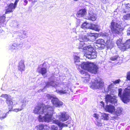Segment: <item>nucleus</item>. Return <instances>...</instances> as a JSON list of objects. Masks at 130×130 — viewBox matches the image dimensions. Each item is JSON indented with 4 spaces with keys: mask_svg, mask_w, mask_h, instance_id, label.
Instances as JSON below:
<instances>
[{
    "mask_svg": "<svg viewBox=\"0 0 130 130\" xmlns=\"http://www.w3.org/2000/svg\"><path fill=\"white\" fill-rule=\"evenodd\" d=\"M54 111L53 106L48 105H45L42 103H38L33 111L35 114L44 113V116L43 117L39 116V120L40 121H44L48 123L51 121Z\"/></svg>",
    "mask_w": 130,
    "mask_h": 130,
    "instance_id": "obj_1",
    "label": "nucleus"
},
{
    "mask_svg": "<svg viewBox=\"0 0 130 130\" xmlns=\"http://www.w3.org/2000/svg\"><path fill=\"white\" fill-rule=\"evenodd\" d=\"M110 28L112 33L116 35L120 34L124 29L119 24L113 20H112L110 23Z\"/></svg>",
    "mask_w": 130,
    "mask_h": 130,
    "instance_id": "obj_2",
    "label": "nucleus"
},
{
    "mask_svg": "<svg viewBox=\"0 0 130 130\" xmlns=\"http://www.w3.org/2000/svg\"><path fill=\"white\" fill-rule=\"evenodd\" d=\"M122 89L121 88L119 89L118 95L124 103H126L129 102L127 89H125L122 95Z\"/></svg>",
    "mask_w": 130,
    "mask_h": 130,
    "instance_id": "obj_3",
    "label": "nucleus"
},
{
    "mask_svg": "<svg viewBox=\"0 0 130 130\" xmlns=\"http://www.w3.org/2000/svg\"><path fill=\"white\" fill-rule=\"evenodd\" d=\"M98 35L96 33H90L88 34L86 36H85L82 37V40L81 41L83 42L88 41H93L96 38L98 37Z\"/></svg>",
    "mask_w": 130,
    "mask_h": 130,
    "instance_id": "obj_4",
    "label": "nucleus"
},
{
    "mask_svg": "<svg viewBox=\"0 0 130 130\" xmlns=\"http://www.w3.org/2000/svg\"><path fill=\"white\" fill-rule=\"evenodd\" d=\"M19 0H15L14 3H11L8 4L6 7L5 13L7 14L9 13L12 12L16 8Z\"/></svg>",
    "mask_w": 130,
    "mask_h": 130,
    "instance_id": "obj_5",
    "label": "nucleus"
},
{
    "mask_svg": "<svg viewBox=\"0 0 130 130\" xmlns=\"http://www.w3.org/2000/svg\"><path fill=\"white\" fill-rule=\"evenodd\" d=\"M104 86V82L101 81H95L92 83L90 87L93 89L102 88Z\"/></svg>",
    "mask_w": 130,
    "mask_h": 130,
    "instance_id": "obj_6",
    "label": "nucleus"
},
{
    "mask_svg": "<svg viewBox=\"0 0 130 130\" xmlns=\"http://www.w3.org/2000/svg\"><path fill=\"white\" fill-rule=\"evenodd\" d=\"M85 51L84 52V55L85 56H88L87 54L90 53V52L91 53L93 51H95L94 48L91 45L86 46L83 48Z\"/></svg>",
    "mask_w": 130,
    "mask_h": 130,
    "instance_id": "obj_7",
    "label": "nucleus"
},
{
    "mask_svg": "<svg viewBox=\"0 0 130 130\" xmlns=\"http://www.w3.org/2000/svg\"><path fill=\"white\" fill-rule=\"evenodd\" d=\"M98 68L96 64L92 63L88 71L92 73L96 74L98 71Z\"/></svg>",
    "mask_w": 130,
    "mask_h": 130,
    "instance_id": "obj_8",
    "label": "nucleus"
},
{
    "mask_svg": "<svg viewBox=\"0 0 130 130\" xmlns=\"http://www.w3.org/2000/svg\"><path fill=\"white\" fill-rule=\"evenodd\" d=\"M92 63L88 62H82L80 65L82 69L87 70L88 71Z\"/></svg>",
    "mask_w": 130,
    "mask_h": 130,
    "instance_id": "obj_9",
    "label": "nucleus"
},
{
    "mask_svg": "<svg viewBox=\"0 0 130 130\" xmlns=\"http://www.w3.org/2000/svg\"><path fill=\"white\" fill-rule=\"evenodd\" d=\"M6 103L8 105L9 111H11L13 107V102L12 99L10 98V96L6 100Z\"/></svg>",
    "mask_w": 130,
    "mask_h": 130,
    "instance_id": "obj_10",
    "label": "nucleus"
},
{
    "mask_svg": "<svg viewBox=\"0 0 130 130\" xmlns=\"http://www.w3.org/2000/svg\"><path fill=\"white\" fill-rule=\"evenodd\" d=\"M87 14V11L86 9L84 8L80 9L78 11L76 14L77 17H83Z\"/></svg>",
    "mask_w": 130,
    "mask_h": 130,
    "instance_id": "obj_11",
    "label": "nucleus"
},
{
    "mask_svg": "<svg viewBox=\"0 0 130 130\" xmlns=\"http://www.w3.org/2000/svg\"><path fill=\"white\" fill-rule=\"evenodd\" d=\"M53 105L56 107H59L63 105L62 102L58 99L54 98L52 100Z\"/></svg>",
    "mask_w": 130,
    "mask_h": 130,
    "instance_id": "obj_12",
    "label": "nucleus"
},
{
    "mask_svg": "<svg viewBox=\"0 0 130 130\" xmlns=\"http://www.w3.org/2000/svg\"><path fill=\"white\" fill-rule=\"evenodd\" d=\"M105 98L109 102L112 104L117 103V100L114 97H112L109 94L106 95Z\"/></svg>",
    "mask_w": 130,
    "mask_h": 130,
    "instance_id": "obj_13",
    "label": "nucleus"
},
{
    "mask_svg": "<svg viewBox=\"0 0 130 130\" xmlns=\"http://www.w3.org/2000/svg\"><path fill=\"white\" fill-rule=\"evenodd\" d=\"M69 117L66 112H62L59 116V119L60 121H64L67 120Z\"/></svg>",
    "mask_w": 130,
    "mask_h": 130,
    "instance_id": "obj_14",
    "label": "nucleus"
},
{
    "mask_svg": "<svg viewBox=\"0 0 130 130\" xmlns=\"http://www.w3.org/2000/svg\"><path fill=\"white\" fill-rule=\"evenodd\" d=\"M96 43L97 44H100V46L98 47V48H104L105 47V41L103 39H99L96 41Z\"/></svg>",
    "mask_w": 130,
    "mask_h": 130,
    "instance_id": "obj_15",
    "label": "nucleus"
},
{
    "mask_svg": "<svg viewBox=\"0 0 130 130\" xmlns=\"http://www.w3.org/2000/svg\"><path fill=\"white\" fill-rule=\"evenodd\" d=\"M116 44L118 47L123 51V43H122V38H120L117 39L116 41Z\"/></svg>",
    "mask_w": 130,
    "mask_h": 130,
    "instance_id": "obj_16",
    "label": "nucleus"
},
{
    "mask_svg": "<svg viewBox=\"0 0 130 130\" xmlns=\"http://www.w3.org/2000/svg\"><path fill=\"white\" fill-rule=\"evenodd\" d=\"M123 51H124L130 48V39L126 40L125 42L123 43Z\"/></svg>",
    "mask_w": 130,
    "mask_h": 130,
    "instance_id": "obj_17",
    "label": "nucleus"
},
{
    "mask_svg": "<svg viewBox=\"0 0 130 130\" xmlns=\"http://www.w3.org/2000/svg\"><path fill=\"white\" fill-rule=\"evenodd\" d=\"M123 51H124L130 48V39L126 40L125 42L123 43Z\"/></svg>",
    "mask_w": 130,
    "mask_h": 130,
    "instance_id": "obj_18",
    "label": "nucleus"
},
{
    "mask_svg": "<svg viewBox=\"0 0 130 130\" xmlns=\"http://www.w3.org/2000/svg\"><path fill=\"white\" fill-rule=\"evenodd\" d=\"M24 63V61L22 60L20 61L19 63L18 69L21 72L25 70V66Z\"/></svg>",
    "mask_w": 130,
    "mask_h": 130,
    "instance_id": "obj_19",
    "label": "nucleus"
},
{
    "mask_svg": "<svg viewBox=\"0 0 130 130\" xmlns=\"http://www.w3.org/2000/svg\"><path fill=\"white\" fill-rule=\"evenodd\" d=\"M88 56L86 57L90 59H93L96 58L97 57V53L96 52L93 51L92 52H90V53L87 54Z\"/></svg>",
    "mask_w": 130,
    "mask_h": 130,
    "instance_id": "obj_20",
    "label": "nucleus"
},
{
    "mask_svg": "<svg viewBox=\"0 0 130 130\" xmlns=\"http://www.w3.org/2000/svg\"><path fill=\"white\" fill-rule=\"evenodd\" d=\"M37 70L38 72L42 75H45L47 72L46 68L44 67L40 68V67H39L37 68Z\"/></svg>",
    "mask_w": 130,
    "mask_h": 130,
    "instance_id": "obj_21",
    "label": "nucleus"
},
{
    "mask_svg": "<svg viewBox=\"0 0 130 130\" xmlns=\"http://www.w3.org/2000/svg\"><path fill=\"white\" fill-rule=\"evenodd\" d=\"M53 121L54 123L60 127H67V125H66L63 123H61L60 122V121L58 120H54Z\"/></svg>",
    "mask_w": 130,
    "mask_h": 130,
    "instance_id": "obj_22",
    "label": "nucleus"
},
{
    "mask_svg": "<svg viewBox=\"0 0 130 130\" xmlns=\"http://www.w3.org/2000/svg\"><path fill=\"white\" fill-rule=\"evenodd\" d=\"M69 88L67 86L64 87L61 90H59L58 92L61 94H64L67 93L69 91Z\"/></svg>",
    "mask_w": 130,
    "mask_h": 130,
    "instance_id": "obj_23",
    "label": "nucleus"
},
{
    "mask_svg": "<svg viewBox=\"0 0 130 130\" xmlns=\"http://www.w3.org/2000/svg\"><path fill=\"white\" fill-rule=\"evenodd\" d=\"M106 109L107 111L109 112H112L115 111L114 106L108 105L106 106Z\"/></svg>",
    "mask_w": 130,
    "mask_h": 130,
    "instance_id": "obj_24",
    "label": "nucleus"
},
{
    "mask_svg": "<svg viewBox=\"0 0 130 130\" xmlns=\"http://www.w3.org/2000/svg\"><path fill=\"white\" fill-rule=\"evenodd\" d=\"M89 24L88 23H87L86 22H85L83 23L81 25V27L83 29L89 28L92 29H94V28H93L89 27Z\"/></svg>",
    "mask_w": 130,
    "mask_h": 130,
    "instance_id": "obj_25",
    "label": "nucleus"
},
{
    "mask_svg": "<svg viewBox=\"0 0 130 130\" xmlns=\"http://www.w3.org/2000/svg\"><path fill=\"white\" fill-rule=\"evenodd\" d=\"M79 71L81 74H85V75L87 76V77H85L83 78H86V79L85 80H86V81H88L89 80L90 75L87 72H86L84 70H80Z\"/></svg>",
    "mask_w": 130,
    "mask_h": 130,
    "instance_id": "obj_26",
    "label": "nucleus"
},
{
    "mask_svg": "<svg viewBox=\"0 0 130 130\" xmlns=\"http://www.w3.org/2000/svg\"><path fill=\"white\" fill-rule=\"evenodd\" d=\"M113 44V43L111 40L110 39H107L106 41V42H105V46H106L107 47H109L112 46Z\"/></svg>",
    "mask_w": 130,
    "mask_h": 130,
    "instance_id": "obj_27",
    "label": "nucleus"
},
{
    "mask_svg": "<svg viewBox=\"0 0 130 130\" xmlns=\"http://www.w3.org/2000/svg\"><path fill=\"white\" fill-rule=\"evenodd\" d=\"M44 125L43 124H40L35 127L37 130H45Z\"/></svg>",
    "mask_w": 130,
    "mask_h": 130,
    "instance_id": "obj_28",
    "label": "nucleus"
},
{
    "mask_svg": "<svg viewBox=\"0 0 130 130\" xmlns=\"http://www.w3.org/2000/svg\"><path fill=\"white\" fill-rule=\"evenodd\" d=\"M7 116V114L3 113L1 110H0V119H4Z\"/></svg>",
    "mask_w": 130,
    "mask_h": 130,
    "instance_id": "obj_29",
    "label": "nucleus"
},
{
    "mask_svg": "<svg viewBox=\"0 0 130 130\" xmlns=\"http://www.w3.org/2000/svg\"><path fill=\"white\" fill-rule=\"evenodd\" d=\"M89 15V17H88V19L91 20L92 21H94L96 20V18L93 14H90Z\"/></svg>",
    "mask_w": 130,
    "mask_h": 130,
    "instance_id": "obj_30",
    "label": "nucleus"
},
{
    "mask_svg": "<svg viewBox=\"0 0 130 130\" xmlns=\"http://www.w3.org/2000/svg\"><path fill=\"white\" fill-rule=\"evenodd\" d=\"M19 47V46L16 44L13 43L10 47V48L12 50L18 49Z\"/></svg>",
    "mask_w": 130,
    "mask_h": 130,
    "instance_id": "obj_31",
    "label": "nucleus"
},
{
    "mask_svg": "<svg viewBox=\"0 0 130 130\" xmlns=\"http://www.w3.org/2000/svg\"><path fill=\"white\" fill-rule=\"evenodd\" d=\"M119 58V56L116 55L111 57L110 59L112 61H115L117 60Z\"/></svg>",
    "mask_w": 130,
    "mask_h": 130,
    "instance_id": "obj_32",
    "label": "nucleus"
},
{
    "mask_svg": "<svg viewBox=\"0 0 130 130\" xmlns=\"http://www.w3.org/2000/svg\"><path fill=\"white\" fill-rule=\"evenodd\" d=\"M103 118L105 120H107L108 119V115L107 114L104 113L102 115Z\"/></svg>",
    "mask_w": 130,
    "mask_h": 130,
    "instance_id": "obj_33",
    "label": "nucleus"
},
{
    "mask_svg": "<svg viewBox=\"0 0 130 130\" xmlns=\"http://www.w3.org/2000/svg\"><path fill=\"white\" fill-rule=\"evenodd\" d=\"M124 19L126 20L130 19V13H128L124 15L123 16Z\"/></svg>",
    "mask_w": 130,
    "mask_h": 130,
    "instance_id": "obj_34",
    "label": "nucleus"
},
{
    "mask_svg": "<svg viewBox=\"0 0 130 130\" xmlns=\"http://www.w3.org/2000/svg\"><path fill=\"white\" fill-rule=\"evenodd\" d=\"M10 96L7 94H2L1 97L2 98H4L6 100Z\"/></svg>",
    "mask_w": 130,
    "mask_h": 130,
    "instance_id": "obj_35",
    "label": "nucleus"
},
{
    "mask_svg": "<svg viewBox=\"0 0 130 130\" xmlns=\"http://www.w3.org/2000/svg\"><path fill=\"white\" fill-rule=\"evenodd\" d=\"M51 129L52 130H58V128L54 125H52L51 126Z\"/></svg>",
    "mask_w": 130,
    "mask_h": 130,
    "instance_id": "obj_36",
    "label": "nucleus"
},
{
    "mask_svg": "<svg viewBox=\"0 0 130 130\" xmlns=\"http://www.w3.org/2000/svg\"><path fill=\"white\" fill-rule=\"evenodd\" d=\"M122 111L120 109H117L116 111V113L117 115H120V114L121 113Z\"/></svg>",
    "mask_w": 130,
    "mask_h": 130,
    "instance_id": "obj_37",
    "label": "nucleus"
},
{
    "mask_svg": "<svg viewBox=\"0 0 130 130\" xmlns=\"http://www.w3.org/2000/svg\"><path fill=\"white\" fill-rule=\"evenodd\" d=\"M74 62L75 64H76L77 66V65H78V66H80V64L76 63V62H80L79 58V59H78V60L77 59L76 60H75Z\"/></svg>",
    "mask_w": 130,
    "mask_h": 130,
    "instance_id": "obj_38",
    "label": "nucleus"
},
{
    "mask_svg": "<svg viewBox=\"0 0 130 130\" xmlns=\"http://www.w3.org/2000/svg\"><path fill=\"white\" fill-rule=\"evenodd\" d=\"M23 109L22 108H15L13 110L16 112H17L22 110Z\"/></svg>",
    "mask_w": 130,
    "mask_h": 130,
    "instance_id": "obj_39",
    "label": "nucleus"
},
{
    "mask_svg": "<svg viewBox=\"0 0 130 130\" xmlns=\"http://www.w3.org/2000/svg\"><path fill=\"white\" fill-rule=\"evenodd\" d=\"M99 115L96 113H94L93 115V117L95 118L96 119H99Z\"/></svg>",
    "mask_w": 130,
    "mask_h": 130,
    "instance_id": "obj_40",
    "label": "nucleus"
},
{
    "mask_svg": "<svg viewBox=\"0 0 130 130\" xmlns=\"http://www.w3.org/2000/svg\"><path fill=\"white\" fill-rule=\"evenodd\" d=\"M120 81V80L119 79L116 80L114 81L113 82V83L114 84H117L119 83Z\"/></svg>",
    "mask_w": 130,
    "mask_h": 130,
    "instance_id": "obj_41",
    "label": "nucleus"
},
{
    "mask_svg": "<svg viewBox=\"0 0 130 130\" xmlns=\"http://www.w3.org/2000/svg\"><path fill=\"white\" fill-rule=\"evenodd\" d=\"M127 34L128 35H130V26L129 27L127 30Z\"/></svg>",
    "mask_w": 130,
    "mask_h": 130,
    "instance_id": "obj_42",
    "label": "nucleus"
},
{
    "mask_svg": "<svg viewBox=\"0 0 130 130\" xmlns=\"http://www.w3.org/2000/svg\"><path fill=\"white\" fill-rule=\"evenodd\" d=\"M128 90V99H129V102L130 100V91L129 90L127 89Z\"/></svg>",
    "mask_w": 130,
    "mask_h": 130,
    "instance_id": "obj_43",
    "label": "nucleus"
},
{
    "mask_svg": "<svg viewBox=\"0 0 130 130\" xmlns=\"http://www.w3.org/2000/svg\"><path fill=\"white\" fill-rule=\"evenodd\" d=\"M127 79L128 80H130V72L128 73L127 75Z\"/></svg>",
    "mask_w": 130,
    "mask_h": 130,
    "instance_id": "obj_44",
    "label": "nucleus"
},
{
    "mask_svg": "<svg viewBox=\"0 0 130 130\" xmlns=\"http://www.w3.org/2000/svg\"><path fill=\"white\" fill-rule=\"evenodd\" d=\"M127 9H129L130 8V3H128L125 5Z\"/></svg>",
    "mask_w": 130,
    "mask_h": 130,
    "instance_id": "obj_45",
    "label": "nucleus"
},
{
    "mask_svg": "<svg viewBox=\"0 0 130 130\" xmlns=\"http://www.w3.org/2000/svg\"><path fill=\"white\" fill-rule=\"evenodd\" d=\"M96 124L98 126H102V123L99 122H98Z\"/></svg>",
    "mask_w": 130,
    "mask_h": 130,
    "instance_id": "obj_46",
    "label": "nucleus"
},
{
    "mask_svg": "<svg viewBox=\"0 0 130 130\" xmlns=\"http://www.w3.org/2000/svg\"><path fill=\"white\" fill-rule=\"evenodd\" d=\"M74 60H76L77 59L78 60V59H79V57H78L77 56H74Z\"/></svg>",
    "mask_w": 130,
    "mask_h": 130,
    "instance_id": "obj_47",
    "label": "nucleus"
},
{
    "mask_svg": "<svg viewBox=\"0 0 130 130\" xmlns=\"http://www.w3.org/2000/svg\"><path fill=\"white\" fill-rule=\"evenodd\" d=\"M100 35H101L102 36H106V35L104 33H102V32H101V33Z\"/></svg>",
    "mask_w": 130,
    "mask_h": 130,
    "instance_id": "obj_48",
    "label": "nucleus"
},
{
    "mask_svg": "<svg viewBox=\"0 0 130 130\" xmlns=\"http://www.w3.org/2000/svg\"><path fill=\"white\" fill-rule=\"evenodd\" d=\"M24 2L25 3V4H24L25 5H26L28 1L27 0H24Z\"/></svg>",
    "mask_w": 130,
    "mask_h": 130,
    "instance_id": "obj_49",
    "label": "nucleus"
},
{
    "mask_svg": "<svg viewBox=\"0 0 130 130\" xmlns=\"http://www.w3.org/2000/svg\"><path fill=\"white\" fill-rule=\"evenodd\" d=\"M101 103L102 104V107H104V103L102 101H101Z\"/></svg>",
    "mask_w": 130,
    "mask_h": 130,
    "instance_id": "obj_50",
    "label": "nucleus"
},
{
    "mask_svg": "<svg viewBox=\"0 0 130 130\" xmlns=\"http://www.w3.org/2000/svg\"><path fill=\"white\" fill-rule=\"evenodd\" d=\"M74 0L75 1H78L79 0Z\"/></svg>",
    "mask_w": 130,
    "mask_h": 130,
    "instance_id": "obj_51",
    "label": "nucleus"
},
{
    "mask_svg": "<svg viewBox=\"0 0 130 130\" xmlns=\"http://www.w3.org/2000/svg\"><path fill=\"white\" fill-rule=\"evenodd\" d=\"M9 111H8V112H7V113H6L7 114V113H8V112H9Z\"/></svg>",
    "mask_w": 130,
    "mask_h": 130,
    "instance_id": "obj_52",
    "label": "nucleus"
}]
</instances>
